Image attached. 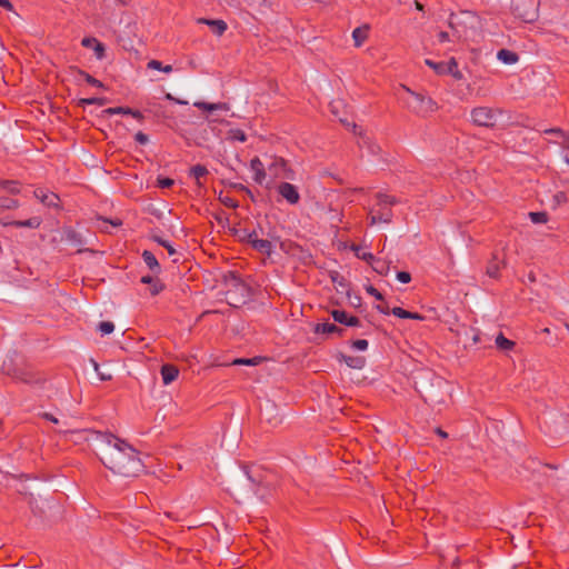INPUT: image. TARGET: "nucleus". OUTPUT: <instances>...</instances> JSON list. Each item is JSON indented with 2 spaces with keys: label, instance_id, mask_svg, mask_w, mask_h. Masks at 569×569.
<instances>
[{
  "label": "nucleus",
  "instance_id": "1",
  "mask_svg": "<svg viewBox=\"0 0 569 569\" xmlns=\"http://www.w3.org/2000/svg\"><path fill=\"white\" fill-rule=\"evenodd\" d=\"M97 447L100 461L118 478L137 477L143 471L139 452L112 433L88 431Z\"/></svg>",
  "mask_w": 569,
  "mask_h": 569
},
{
  "label": "nucleus",
  "instance_id": "2",
  "mask_svg": "<svg viewBox=\"0 0 569 569\" xmlns=\"http://www.w3.org/2000/svg\"><path fill=\"white\" fill-rule=\"evenodd\" d=\"M232 493L239 502L257 506L266 498L267 488L252 479L248 471H244L233 479Z\"/></svg>",
  "mask_w": 569,
  "mask_h": 569
},
{
  "label": "nucleus",
  "instance_id": "3",
  "mask_svg": "<svg viewBox=\"0 0 569 569\" xmlns=\"http://www.w3.org/2000/svg\"><path fill=\"white\" fill-rule=\"evenodd\" d=\"M226 300L234 308L243 305L249 297V287L233 272L224 276Z\"/></svg>",
  "mask_w": 569,
  "mask_h": 569
},
{
  "label": "nucleus",
  "instance_id": "4",
  "mask_svg": "<svg viewBox=\"0 0 569 569\" xmlns=\"http://www.w3.org/2000/svg\"><path fill=\"white\" fill-rule=\"evenodd\" d=\"M502 113L500 109L479 106L471 110L470 117L475 126L493 128L497 124L499 116Z\"/></svg>",
  "mask_w": 569,
  "mask_h": 569
},
{
  "label": "nucleus",
  "instance_id": "5",
  "mask_svg": "<svg viewBox=\"0 0 569 569\" xmlns=\"http://www.w3.org/2000/svg\"><path fill=\"white\" fill-rule=\"evenodd\" d=\"M401 88L417 101V106L412 111L418 117L425 118L439 110V104L431 97L413 91L406 84H402Z\"/></svg>",
  "mask_w": 569,
  "mask_h": 569
},
{
  "label": "nucleus",
  "instance_id": "6",
  "mask_svg": "<svg viewBox=\"0 0 569 569\" xmlns=\"http://www.w3.org/2000/svg\"><path fill=\"white\" fill-rule=\"evenodd\" d=\"M539 0H511L513 13L526 22H531L537 17Z\"/></svg>",
  "mask_w": 569,
  "mask_h": 569
},
{
  "label": "nucleus",
  "instance_id": "7",
  "mask_svg": "<svg viewBox=\"0 0 569 569\" xmlns=\"http://www.w3.org/2000/svg\"><path fill=\"white\" fill-rule=\"evenodd\" d=\"M392 210L390 208L380 207L379 210L371 209L368 213L370 226L377 223H390L392 220Z\"/></svg>",
  "mask_w": 569,
  "mask_h": 569
},
{
  "label": "nucleus",
  "instance_id": "8",
  "mask_svg": "<svg viewBox=\"0 0 569 569\" xmlns=\"http://www.w3.org/2000/svg\"><path fill=\"white\" fill-rule=\"evenodd\" d=\"M278 192L290 204H297L300 200V196L297 188L289 182H281L278 186Z\"/></svg>",
  "mask_w": 569,
  "mask_h": 569
},
{
  "label": "nucleus",
  "instance_id": "9",
  "mask_svg": "<svg viewBox=\"0 0 569 569\" xmlns=\"http://www.w3.org/2000/svg\"><path fill=\"white\" fill-rule=\"evenodd\" d=\"M81 44L84 48L92 49L98 60H102L106 57V47L97 38L86 37L81 40Z\"/></svg>",
  "mask_w": 569,
  "mask_h": 569
},
{
  "label": "nucleus",
  "instance_id": "10",
  "mask_svg": "<svg viewBox=\"0 0 569 569\" xmlns=\"http://www.w3.org/2000/svg\"><path fill=\"white\" fill-rule=\"evenodd\" d=\"M197 23L210 27L212 32L218 37H221L228 28L227 23L220 19L213 20L207 18H199L197 19Z\"/></svg>",
  "mask_w": 569,
  "mask_h": 569
},
{
  "label": "nucleus",
  "instance_id": "11",
  "mask_svg": "<svg viewBox=\"0 0 569 569\" xmlns=\"http://www.w3.org/2000/svg\"><path fill=\"white\" fill-rule=\"evenodd\" d=\"M331 316L335 321L349 326V327H357L360 325L359 318L355 316H348L346 311L335 309L331 311Z\"/></svg>",
  "mask_w": 569,
  "mask_h": 569
},
{
  "label": "nucleus",
  "instance_id": "12",
  "mask_svg": "<svg viewBox=\"0 0 569 569\" xmlns=\"http://www.w3.org/2000/svg\"><path fill=\"white\" fill-rule=\"evenodd\" d=\"M34 196L46 206L48 207H58L59 206V197L53 192H46L42 189L34 190Z\"/></svg>",
  "mask_w": 569,
  "mask_h": 569
},
{
  "label": "nucleus",
  "instance_id": "13",
  "mask_svg": "<svg viewBox=\"0 0 569 569\" xmlns=\"http://www.w3.org/2000/svg\"><path fill=\"white\" fill-rule=\"evenodd\" d=\"M160 373L163 383L169 385L178 378L179 369L174 365L166 363L161 367Z\"/></svg>",
  "mask_w": 569,
  "mask_h": 569
},
{
  "label": "nucleus",
  "instance_id": "14",
  "mask_svg": "<svg viewBox=\"0 0 569 569\" xmlns=\"http://www.w3.org/2000/svg\"><path fill=\"white\" fill-rule=\"evenodd\" d=\"M369 29L368 24H363L352 31V39L356 48H360L367 41L369 37Z\"/></svg>",
  "mask_w": 569,
  "mask_h": 569
},
{
  "label": "nucleus",
  "instance_id": "15",
  "mask_svg": "<svg viewBox=\"0 0 569 569\" xmlns=\"http://www.w3.org/2000/svg\"><path fill=\"white\" fill-rule=\"evenodd\" d=\"M250 168L254 172V181L261 184L266 179V171L261 160L258 157L253 158L250 161Z\"/></svg>",
  "mask_w": 569,
  "mask_h": 569
},
{
  "label": "nucleus",
  "instance_id": "16",
  "mask_svg": "<svg viewBox=\"0 0 569 569\" xmlns=\"http://www.w3.org/2000/svg\"><path fill=\"white\" fill-rule=\"evenodd\" d=\"M340 361H343L352 369H362L366 365V358L362 356H345L340 355Z\"/></svg>",
  "mask_w": 569,
  "mask_h": 569
},
{
  "label": "nucleus",
  "instance_id": "17",
  "mask_svg": "<svg viewBox=\"0 0 569 569\" xmlns=\"http://www.w3.org/2000/svg\"><path fill=\"white\" fill-rule=\"evenodd\" d=\"M425 401L430 405H440L445 402L443 393L433 387H430L426 390Z\"/></svg>",
  "mask_w": 569,
  "mask_h": 569
},
{
  "label": "nucleus",
  "instance_id": "18",
  "mask_svg": "<svg viewBox=\"0 0 569 569\" xmlns=\"http://www.w3.org/2000/svg\"><path fill=\"white\" fill-rule=\"evenodd\" d=\"M141 282L150 286V293L152 296H157L164 288L163 283L159 279L153 278L151 276H143L141 278Z\"/></svg>",
  "mask_w": 569,
  "mask_h": 569
},
{
  "label": "nucleus",
  "instance_id": "19",
  "mask_svg": "<svg viewBox=\"0 0 569 569\" xmlns=\"http://www.w3.org/2000/svg\"><path fill=\"white\" fill-rule=\"evenodd\" d=\"M193 106L204 111L230 110L229 104L224 102L209 103L204 101H196Z\"/></svg>",
  "mask_w": 569,
  "mask_h": 569
},
{
  "label": "nucleus",
  "instance_id": "20",
  "mask_svg": "<svg viewBox=\"0 0 569 569\" xmlns=\"http://www.w3.org/2000/svg\"><path fill=\"white\" fill-rule=\"evenodd\" d=\"M313 330H315L316 333H327V335H330V333H339V335H341L342 331H343V329L339 328L335 323H329V322L317 323L315 326Z\"/></svg>",
  "mask_w": 569,
  "mask_h": 569
},
{
  "label": "nucleus",
  "instance_id": "21",
  "mask_svg": "<svg viewBox=\"0 0 569 569\" xmlns=\"http://www.w3.org/2000/svg\"><path fill=\"white\" fill-rule=\"evenodd\" d=\"M557 167L559 169V174L567 180L569 177V147L567 148L563 157L557 161Z\"/></svg>",
  "mask_w": 569,
  "mask_h": 569
},
{
  "label": "nucleus",
  "instance_id": "22",
  "mask_svg": "<svg viewBox=\"0 0 569 569\" xmlns=\"http://www.w3.org/2000/svg\"><path fill=\"white\" fill-rule=\"evenodd\" d=\"M497 58L506 64H513L518 62L519 57L516 52L508 49H501L497 53Z\"/></svg>",
  "mask_w": 569,
  "mask_h": 569
},
{
  "label": "nucleus",
  "instance_id": "23",
  "mask_svg": "<svg viewBox=\"0 0 569 569\" xmlns=\"http://www.w3.org/2000/svg\"><path fill=\"white\" fill-rule=\"evenodd\" d=\"M445 64V74H451L456 80H461L463 78L461 71L458 69V62L455 58H451Z\"/></svg>",
  "mask_w": 569,
  "mask_h": 569
},
{
  "label": "nucleus",
  "instance_id": "24",
  "mask_svg": "<svg viewBox=\"0 0 569 569\" xmlns=\"http://www.w3.org/2000/svg\"><path fill=\"white\" fill-rule=\"evenodd\" d=\"M496 346L499 350L510 351L515 348L516 343L515 341L506 338L502 333H499L496 338Z\"/></svg>",
  "mask_w": 569,
  "mask_h": 569
},
{
  "label": "nucleus",
  "instance_id": "25",
  "mask_svg": "<svg viewBox=\"0 0 569 569\" xmlns=\"http://www.w3.org/2000/svg\"><path fill=\"white\" fill-rule=\"evenodd\" d=\"M60 422L61 427L57 430L60 433H74L79 431L74 419H64Z\"/></svg>",
  "mask_w": 569,
  "mask_h": 569
},
{
  "label": "nucleus",
  "instance_id": "26",
  "mask_svg": "<svg viewBox=\"0 0 569 569\" xmlns=\"http://www.w3.org/2000/svg\"><path fill=\"white\" fill-rule=\"evenodd\" d=\"M257 251L270 256L272 251V243L269 240L254 239L253 246Z\"/></svg>",
  "mask_w": 569,
  "mask_h": 569
},
{
  "label": "nucleus",
  "instance_id": "27",
  "mask_svg": "<svg viewBox=\"0 0 569 569\" xmlns=\"http://www.w3.org/2000/svg\"><path fill=\"white\" fill-rule=\"evenodd\" d=\"M190 173L196 178L197 184L202 186L201 178L206 177L209 172L208 169L202 164H196L190 169Z\"/></svg>",
  "mask_w": 569,
  "mask_h": 569
},
{
  "label": "nucleus",
  "instance_id": "28",
  "mask_svg": "<svg viewBox=\"0 0 569 569\" xmlns=\"http://www.w3.org/2000/svg\"><path fill=\"white\" fill-rule=\"evenodd\" d=\"M142 258H143V261L146 262V264L151 269V270H154V271H159L160 270V266L158 263V260L156 259L154 254L148 250H144L143 253H142Z\"/></svg>",
  "mask_w": 569,
  "mask_h": 569
},
{
  "label": "nucleus",
  "instance_id": "29",
  "mask_svg": "<svg viewBox=\"0 0 569 569\" xmlns=\"http://www.w3.org/2000/svg\"><path fill=\"white\" fill-rule=\"evenodd\" d=\"M76 71L79 76H81L86 80L87 83L98 87V88H104V84L100 80L96 79L88 72H86L81 69H76Z\"/></svg>",
  "mask_w": 569,
  "mask_h": 569
},
{
  "label": "nucleus",
  "instance_id": "30",
  "mask_svg": "<svg viewBox=\"0 0 569 569\" xmlns=\"http://www.w3.org/2000/svg\"><path fill=\"white\" fill-rule=\"evenodd\" d=\"M377 199H378V206L379 207H386L387 204L388 206H393L396 204L398 201L395 197L392 196H389V194H386V193H377Z\"/></svg>",
  "mask_w": 569,
  "mask_h": 569
},
{
  "label": "nucleus",
  "instance_id": "31",
  "mask_svg": "<svg viewBox=\"0 0 569 569\" xmlns=\"http://www.w3.org/2000/svg\"><path fill=\"white\" fill-rule=\"evenodd\" d=\"M499 271H500V264L499 262L496 260V258H493L488 267H487V274L490 277V278H499Z\"/></svg>",
  "mask_w": 569,
  "mask_h": 569
},
{
  "label": "nucleus",
  "instance_id": "32",
  "mask_svg": "<svg viewBox=\"0 0 569 569\" xmlns=\"http://www.w3.org/2000/svg\"><path fill=\"white\" fill-rule=\"evenodd\" d=\"M351 250L356 253V256L359 258V259H362L369 263H371L372 261H375V257L372 253L370 252H363V251H360V247L358 244H352L351 246Z\"/></svg>",
  "mask_w": 569,
  "mask_h": 569
},
{
  "label": "nucleus",
  "instance_id": "33",
  "mask_svg": "<svg viewBox=\"0 0 569 569\" xmlns=\"http://www.w3.org/2000/svg\"><path fill=\"white\" fill-rule=\"evenodd\" d=\"M260 361H261V358H259V357H254V358H250V359L237 358L230 365H232V366H243V365L244 366H256Z\"/></svg>",
  "mask_w": 569,
  "mask_h": 569
},
{
  "label": "nucleus",
  "instance_id": "34",
  "mask_svg": "<svg viewBox=\"0 0 569 569\" xmlns=\"http://www.w3.org/2000/svg\"><path fill=\"white\" fill-rule=\"evenodd\" d=\"M41 223L39 218H31L24 221H13L11 224L17 227L38 228Z\"/></svg>",
  "mask_w": 569,
  "mask_h": 569
},
{
  "label": "nucleus",
  "instance_id": "35",
  "mask_svg": "<svg viewBox=\"0 0 569 569\" xmlns=\"http://www.w3.org/2000/svg\"><path fill=\"white\" fill-rule=\"evenodd\" d=\"M8 375H11L13 378L27 383L32 381L31 376L20 369H14L12 372L8 371Z\"/></svg>",
  "mask_w": 569,
  "mask_h": 569
},
{
  "label": "nucleus",
  "instance_id": "36",
  "mask_svg": "<svg viewBox=\"0 0 569 569\" xmlns=\"http://www.w3.org/2000/svg\"><path fill=\"white\" fill-rule=\"evenodd\" d=\"M108 102L106 98H82L78 104L83 107L84 104H99L104 106Z\"/></svg>",
  "mask_w": 569,
  "mask_h": 569
},
{
  "label": "nucleus",
  "instance_id": "37",
  "mask_svg": "<svg viewBox=\"0 0 569 569\" xmlns=\"http://www.w3.org/2000/svg\"><path fill=\"white\" fill-rule=\"evenodd\" d=\"M228 139L244 142L247 140V136L240 129H231L228 131Z\"/></svg>",
  "mask_w": 569,
  "mask_h": 569
},
{
  "label": "nucleus",
  "instance_id": "38",
  "mask_svg": "<svg viewBox=\"0 0 569 569\" xmlns=\"http://www.w3.org/2000/svg\"><path fill=\"white\" fill-rule=\"evenodd\" d=\"M425 63L435 70L437 74L443 76L445 74V63L443 62H435L432 60L427 59Z\"/></svg>",
  "mask_w": 569,
  "mask_h": 569
},
{
  "label": "nucleus",
  "instance_id": "39",
  "mask_svg": "<svg viewBox=\"0 0 569 569\" xmlns=\"http://www.w3.org/2000/svg\"><path fill=\"white\" fill-rule=\"evenodd\" d=\"M529 217L533 223H546L548 221V214L543 211L530 212Z\"/></svg>",
  "mask_w": 569,
  "mask_h": 569
},
{
  "label": "nucleus",
  "instance_id": "40",
  "mask_svg": "<svg viewBox=\"0 0 569 569\" xmlns=\"http://www.w3.org/2000/svg\"><path fill=\"white\" fill-rule=\"evenodd\" d=\"M131 108L129 107H114V108H108L103 110V113L106 114H129Z\"/></svg>",
  "mask_w": 569,
  "mask_h": 569
},
{
  "label": "nucleus",
  "instance_id": "41",
  "mask_svg": "<svg viewBox=\"0 0 569 569\" xmlns=\"http://www.w3.org/2000/svg\"><path fill=\"white\" fill-rule=\"evenodd\" d=\"M98 329L102 335H110L114 330V325L111 321H102L99 323Z\"/></svg>",
  "mask_w": 569,
  "mask_h": 569
},
{
  "label": "nucleus",
  "instance_id": "42",
  "mask_svg": "<svg viewBox=\"0 0 569 569\" xmlns=\"http://www.w3.org/2000/svg\"><path fill=\"white\" fill-rule=\"evenodd\" d=\"M373 270L379 274H387L389 271V263L386 261L376 260V264L373 266Z\"/></svg>",
  "mask_w": 569,
  "mask_h": 569
},
{
  "label": "nucleus",
  "instance_id": "43",
  "mask_svg": "<svg viewBox=\"0 0 569 569\" xmlns=\"http://www.w3.org/2000/svg\"><path fill=\"white\" fill-rule=\"evenodd\" d=\"M152 239L158 242L160 246H162L163 248L167 249L168 253L170 256H173L176 253V250L167 241V240H163L162 238L158 237V236H153Z\"/></svg>",
  "mask_w": 569,
  "mask_h": 569
},
{
  "label": "nucleus",
  "instance_id": "44",
  "mask_svg": "<svg viewBox=\"0 0 569 569\" xmlns=\"http://www.w3.org/2000/svg\"><path fill=\"white\" fill-rule=\"evenodd\" d=\"M391 313L401 319H409V316H410V311H407L400 307L392 308Z\"/></svg>",
  "mask_w": 569,
  "mask_h": 569
},
{
  "label": "nucleus",
  "instance_id": "45",
  "mask_svg": "<svg viewBox=\"0 0 569 569\" xmlns=\"http://www.w3.org/2000/svg\"><path fill=\"white\" fill-rule=\"evenodd\" d=\"M16 184H17V183H16L14 181H8V180H6V181H1V182H0V186H1V187H3V188H6V189H8V190H9V192H10V193H13V194H16V193H18V192H19V189L16 187Z\"/></svg>",
  "mask_w": 569,
  "mask_h": 569
},
{
  "label": "nucleus",
  "instance_id": "46",
  "mask_svg": "<svg viewBox=\"0 0 569 569\" xmlns=\"http://www.w3.org/2000/svg\"><path fill=\"white\" fill-rule=\"evenodd\" d=\"M174 181L171 178H158L157 184L159 188H170L172 187Z\"/></svg>",
  "mask_w": 569,
  "mask_h": 569
},
{
  "label": "nucleus",
  "instance_id": "47",
  "mask_svg": "<svg viewBox=\"0 0 569 569\" xmlns=\"http://www.w3.org/2000/svg\"><path fill=\"white\" fill-rule=\"evenodd\" d=\"M397 279L402 283H409L411 281V274L407 271L397 272Z\"/></svg>",
  "mask_w": 569,
  "mask_h": 569
},
{
  "label": "nucleus",
  "instance_id": "48",
  "mask_svg": "<svg viewBox=\"0 0 569 569\" xmlns=\"http://www.w3.org/2000/svg\"><path fill=\"white\" fill-rule=\"evenodd\" d=\"M66 237H67V240H69L70 242H74V243L80 242L79 236L74 230H71V229L67 230Z\"/></svg>",
  "mask_w": 569,
  "mask_h": 569
},
{
  "label": "nucleus",
  "instance_id": "49",
  "mask_svg": "<svg viewBox=\"0 0 569 569\" xmlns=\"http://www.w3.org/2000/svg\"><path fill=\"white\" fill-rule=\"evenodd\" d=\"M352 347L358 350H366L368 348V341L366 339H358L352 341Z\"/></svg>",
  "mask_w": 569,
  "mask_h": 569
},
{
  "label": "nucleus",
  "instance_id": "50",
  "mask_svg": "<svg viewBox=\"0 0 569 569\" xmlns=\"http://www.w3.org/2000/svg\"><path fill=\"white\" fill-rule=\"evenodd\" d=\"M366 291L377 300H383V296L373 286H368Z\"/></svg>",
  "mask_w": 569,
  "mask_h": 569
},
{
  "label": "nucleus",
  "instance_id": "51",
  "mask_svg": "<svg viewBox=\"0 0 569 569\" xmlns=\"http://www.w3.org/2000/svg\"><path fill=\"white\" fill-rule=\"evenodd\" d=\"M112 368H107L103 372H97L99 375L100 380L102 381H109L112 379Z\"/></svg>",
  "mask_w": 569,
  "mask_h": 569
},
{
  "label": "nucleus",
  "instance_id": "52",
  "mask_svg": "<svg viewBox=\"0 0 569 569\" xmlns=\"http://www.w3.org/2000/svg\"><path fill=\"white\" fill-rule=\"evenodd\" d=\"M134 139L140 144H146L149 141L148 136L146 133H143L142 131L137 132L134 136Z\"/></svg>",
  "mask_w": 569,
  "mask_h": 569
},
{
  "label": "nucleus",
  "instance_id": "53",
  "mask_svg": "<svg viewBox=\"0 0 569 569\" xmlns=\"http://www.w3.org/2000/svg\"><path fill=\"white\" fill-rule=\"evenodd\" d=\"M162 63L159 60H150L147 64L148 69L162 71Z\"/></svg>",
  "mask_w": 569,
  "mask_h": 569
},
{
  "label": "nucleus",
  "instance_id": "54",
  "mask_svg": "<svg viewBox=\"0 0 569 569\" xmlns=\"http://www.w3.org/2000/svg\"><path fill=\"white\" fill-rule=\"evenodd\" d=\"M553 200H555L556 204L559 206V204L565 203L567 201V196H566L565 192L560 191V192L555 194Z\"/></svg>",
  "mask_w": 569,
  "mask_h": 569
},
{
  "label": "nucleus",
  "instance_id": "55",
  "mask_svg": "<svg viewBox=\"0 0 569 569\" xmlns=\"http://www.w3.org/2000/svg\"><path fill=\"white\" fill-rule=\"evenodd\" d=\"M220 199L226 207H229V208L238 207V202L232 198L226 197V198H220Z\"/></svg>",
  "mask_w": 569,
  "mask_h": 569
},
{
  "label": "nucleus",
  "instance_id": "56",
  "mask_svg": "<svg viewBox=\"0 0 569 569\" xmlns=\"http://www.w3.org/2000/svg\"><path fill=\"white\" fill-rule=\"evenodd\" d=\"M18 206L17 201L13 200V199H4L1 203H0V207L2 208H7V209H10V208H16Z\"/></svg>",
  "mask_w": 569,
  "mask_h": 569
},
{
  "label": "nucleus",
  "instance_id": "57",
  "mask_svg": "<svg viewBox=\"0 0 569 569\" xmlns=\"http://www.w3.org/2000/svg\"><path fill=\"white\" fill-rule=\"evenodd\" d=\"M41 417H42L43 419H46V420H48V421H50V422L54 423V425H59V423H60V420H59L56 416H53L52 413L43 412V413L41 415Z\"/></svg>",
  "mask_w": 569,
  "mask_h": 569
},
{
  "label": "nucleus",
  "instance_id": "58",
  "mask_svg": "<svg viewBox=\"0 0 569 569\" xmlns=\"http://www.w3.org/2000/svg\"><path fill=\"white\" fill-rule=\"evenodd\" d=\"M341 122L346 126V127H350L352 132L356 133V134H359V136H362V131H358L359 127L355 123V122H348V121H345V120H341Z\"/></svg>",
  "mask_w": 569,
  "mask_h": 569
},
{
  "label": "nucleus",
  "instance_id": "59",
  "mask_svg": "<svg viewBox=\"0 0 569 569\" xmlns=\"http://www.w3.org/2000/svg\"><path fill=\"white\" fill-rule=\"evenodd\" d=\"M243 239H247V241H248L249 243H251V246H253V241H254V239H259V238H258V236H257L256 231H252V232L247 233V234H246V237H244Z\"/></svg>",
  "mask_w": 569,
  "mask_h": 569
},
{
  "label": "nucleus",
  "instance_id": "60",
  "mask_svg": "<svg viewBox=\"0 0 569 569\" xmlns=\"http://www.w3.org/2000/svg\"><path fill=\"white\" fill-rule=\"evenodd\" d=\"M129 114L139 121H142L144 119L143 114L139 110L131 109Z\"/></svg>",
  "mask_w": 569,
  "mask_h": 569
},
{
  "label": "nucleus",
  "instance_id": "61",
  "mask_svg": "<svg viewBox=\"0 0 569 569\" xmlns=\"http://www.w3.org/2000/svg\"><path fill=\"white\" fill-rule=\"evenodd\" d=\"M0 7L4 8L8 11L13 10V6L9 0H0Z\"/></svg>",
  "mask_w": 569,
  "mask_h": 569
},
{
  "label": "nucleus",
  "instance_id": "62",
  "mask_svg": "<svg viewBox=\"0 0 569 569\" xmlns=\"http://www.w3.org/2000/svg\"><path fill=\"white\" fill-rule=\"evenodd\" d=\"M439 41L445 42L449 40V34L446 31H441L438 34Z\"/></svg>",
  "mask_w": 569,
  "mask_h": 569
},
{
  "label": "nucleus",
  "instance_id": "63",
  "mask_svg": "<svg viewBox=\"0 0 569 569\" xmlns=\"http://www.w3.org/2000/svg\"><path fill=\"white\" fill-rule=\"evenodd\" d=\"M376 309H377L379 312L383 313V315H388V313L390 312V310H389V307H388V306H380V305H378V306L376 307Z\"/></svg>",
  "mask_w": 569,
  "mask_h": 569
},
{
  "label": "nucleus",
  "instance_id": "64",
  "mask_svg": "<svg viewBox=\"0 0 569 569\" xmlns=\"http://www.w3.org/2000/svg\"><path fill=\"white\" fill-rule=\"evenodd\" d=\"M409 319H415V320H423L425 317L418 312H411L410 311V316H409Z\"/></svg>",
  "mask_w": 569,
  "mask_h": 569
}]
</instances>
